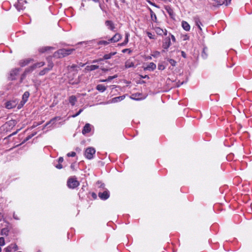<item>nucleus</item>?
<instances>
[{"mask_svg":"<svg viewBox=\"0 0 252 252\" xmlns=\"http://www.w3.org/2000/svg\"><path fill=\"white\" fill-rule=\"evenodd\" d=\"M75 51V49H61L54 53V57L57 58H62L68 56Z\"/></svg>","mask_w":252,"mask_h":252,"instance_id":"1","label":"nucleus"},{"mask_svg":"<svg viewBox=\"0 0 252 252\" xmlns=\"http://www.w3.org/2000/svg\"><path fill=\"white\" fill-rule=\"evenodd\" d=\"M45 65V63L43 62H41L39 63H37L33 64L32 65L30 66L29 67L26 68L25 70V73H28L32 71L34 69L37 67H40Z\"/></svg>","mask_w":252,"mask_h":252,"instance_id":"2","label":"nucleus"},{"mask_svg":"<svg viewBox=\"0 0 252 252\" xmlns=\"http://www.w3.org/2000/svg\"><path fill=\"white\" fill-rule=\"evenodd\" d=\"M67 184L68 188L74 189L79 185V183L76 179L70 178L68 180Z\"/></svg>","mask_w":252,"mask_h":252,"instance_id":"3","label":"nucleus"},{"mask_svg":"<svg viewBox=\"0 0 252 252\" xmlns=\"http://www.w3.org/2000/svg\"><path fill=\"white\" fill-rule=\"evenodd\" d=\"M95 153V150L94 148L92 147L88 148L85 151V155L87 158L90 159L93 158V155Z\"/></svg>","mask_w":252,"mask_h":252,"instance_id":"4","label":"nucleus"},{"mask_svg":"<svg viewBox=\"0 0 252 252\" xmlns=\"http://www.w3.org/2000/svg\"><path fill=\"white\" fill-rule=\"evenodd\" d=\"M98 197L102 200H106L109 197V192L107 189L103 192H99L98 194Z\"/></svg>","mask_w":252,"mask_h":252,"instance_id":"5","label":"nucleus"},{"mask_svg":"<svg viewBox=\"0 0 252 252\" xmlns=\"http://www.w3.org/2000/svg\"><path fill=\"white\" fill-rule=\"evenodd\" d=\"M171 45V40L169 37L165 38L162 41V47L165 49L168 48Z\"/></svg>","mask_w":252,"mask_h":252,"instance_id":"6","label":"nucleus"},{"mask_svg":"<svg viewBox=\"0 0 252 252\" xmlns=\"http://www.w3.org/2000/svg\"><path fill=\"white\" fill-rule=\"evenodd\" d=\"M18 249L17 245L16 244H12L6 248L4 249L5 252H11L12 250L14 251H16Z\"/></svg>","mask_w":252,"mask_h":252,"instance_id":"7","label":"nucleus"},{"mask_svg":"<svg viewBox=\"0 0 252 252\" xmlns=\"http://www.w3.org/2000/svg\"><path fill=\"white\" fill-rule=\"evenodd\" d=\"M215 2L214 4L218 5H221L224 4L225 5H228L231 2V0H214Z\"/></svg>","mask_w":252,"mask_h":252,"instance_id":"8","label":"nucleus"},{"mask_svg":"<svg viewBox=\"0 0 252 252\" xmlns=\"http://www.w3.org/2000/svg\"><path fill=\"white\" fill-rule=\"evenodd\" d=\"M193 20L195 22V25L198 27L200 32H202V28L201 27V26L202 25L199 17L198 16H196L193 17Z\"/></svg>","mask_w":252,"mask_h":252,"instance_id":"9","label":"nucleus"},{"mask_svg":"<svg viewBox=\"0 0 252 252\" xmlns=\"http://www.w3.org/2000/svg\"><path fill=\"white\" fill-rule=\"evenodd\" d=\"M20 69L15 68L11 70L10 74V79L11 80L15 79V76L17 75L19 72Z\"/></svg>","mask_w":252,"mask_h":252,"instance_id":"10","label":"nucleus"},{"mask_svg":"<svg viewBox=\"0 0 252 252\" xmlns=\"http://www.w3.org/2000/svg\"><path fill=\"white\" fill-rule=\"evenodd\" d=\"M155 30L156 33L160 35H161L163 34H164L165 35H166L167 34V31L166 30L164 31L163 29H161L159 27L155 28Z\"/></svg>","mask_w":252,"mask_h":252,"instance_id":"11","label":"nucleus"},{"mask_svg":"<svg viewBox=\"0 0 252 252\" xmlns=\"http://www.w3.org/2000/svg\"><path fill=\"white\" fill-rule=\"evenodd\" d=\"M121 38L122 35L120 33H117L109 39V41L116 42L119 41Z\"/></svg>","mask_w":252,"mask_h":252,"instance_id":"12","label":"nucleus"},{"mask_svg":"<svg viewBox=\"0 0 252 252\" xmlns=\"http://www.w3.org/2000/svg\"><path fill=\"white\" fill-rule=\"evenodd\" d=\"M24 3H26L27 1L26 0H18V3L16 5V7L18 10L23 9V7H25V6H24V5H23Z\"/></svg>","mask_w":252,"mask_h":252,"instance_id":"13","label":"nucleus"},{"mask_svg":"<svg viewBox=\"0 0 252 252\" xmlns=\"http://www.w3.org/2000/svg\"><path fill=\"white\" fill-rule=\"evenodd\" d=\"M30 95V93L28 92H25L22 96V100L21 103L23 105L28 100Z\"/></svg>","mask_w":252,"mask_h":252,"instance_id":"14","label":"nucleus"},{"mask_svg":"<svg viewBox=\"0 0 252 252\" xmlns=\"http://www.w3.org/2000/svg\"><path fill=\"white\" fill-rule=\"evenodd\" d=\"M91 125L90 124H86L84 126L82 132L83 134H85L87 133L90 132L91 131Z\"/></svg>","mask_w":252,"mask_h":252,"instance_id":"15","label":"nucleus"},{"mask_svg":"<svg viewBox=\"0 0 252 252\" xmlns=\"http://www.w3.org/2000/svg\"><path fill=\"white\" fill-rule=\"evenodd\" d=\"M125 98V95H122V96H120L115 97L113 98L111 100V103L118 102L122 101Z\"/></svg>","mask_w":252,"mask_h":252,"instance_id":"16","label":"nucleus"},{"mask_svg":"<svg viewBox=\"0 0 252 252\" xmlns=\"http://www.w3.org/2000/svg\"><path fill=\"white\" fill-rule=\"evenodd\" d=\"M105 25L108 27V28L111 31H114L115 27L113 23L111 21L107 20L105 22Z\"/></svg>","mask_w":252,"mask_h":252,"instance_id":"17","label":"nucleus"},{"mask_svg":"<svg viewBox=\"0 0 252 252\" xmlns=\"http://www.w3.org/2000/svg\"><path fill=\"white\" fill-rule=\"evenodd\" d=\"M165 9L167 11V12L169 14L171 18H173V17L174 16V13L173 12V10L172 8L169 5H167L165 6Z\"/></svg>","mask_w":252,"mask_h":252,"instance_id":"18","label":"nucleus"},{"mask_svg":"<svg viewBox=\"0 0 252 252\" xmlns=\"http://www.w3.org/2000/svg\"><path fill=\"white\" fill-rule=\"evenodd\" d=\"M32 61H33L32 59H28L26 60H21L19 64L21 66L23 67L26 65L27 64H29Z\"/></svg>","mask_w":252,"mask_h":252,"instance_id":"19","label":"nucleus"},{"mask_svg":"<svg viewBox=\"0 0 252 252\" xmlns=\"http://www.w3.org/2000/svg\"><path fill=\"white\" fill-rule=\"evenodd\" d=\"M156 68V65L154 63H150L145 68V69L148 70H154Z\"/></svg>","mask_w":252,"mask_h":252,"instance_id":"20","label":"nucleus"},{"mask_svg":"<svg viewBox=\"0 0 252 252\" xmlns=\"http://www.w3.org/2000/svg\"><path fill=\"white\" fill-rule=\"evenodd\" d=\"M182 26L183 28L186 31H189L190 30V26L186 21H182Z\"/></svg>","mask_w":252,"mask_h":252,"instance_id":"21","label":"nucleus"},{"mask_svg":"<svg viewBox=\"0 0 252 252\" xmlns=\"http://www.w3.org/2000/svg\"><path fill=\"white\" fill-rule=\"evenodd\" d=\"M16 103L14 102L7 101L5 103V107L7 109H11L15 107Z\"/></svg>","mask_w":252,"mask_h":252,"instance_id":"22","label":"nucleus"},{"mask_svg":"<svg viewBox=\"0 0 252 252\" xmlns=\"http://www.w3.org/2000/svg\"><path fill=\"white\" fill-rule=\"evenodd\" d=\"M54 49L53 47H50V46L42 47L39 48V52L41 53H43L47 52V51H48L49 50H51V49Z\"/></svg>","mask_w":252,"mask_h":252,"instance_id":"23","label":"nucleus"},{"mask_svg":"<svg viewBox=\"0 0 252 252\" xmlns=\"http://www.w3.org/2000/svg\"><path fill=\"white\" fill-rule=\"evenodd\" d=\"M76 101L77 98L75 95H71L69 97V102L71 104V105H74Z\"/></svg>","mask_w":252,"mask_h":252,"instance_id":"24","label":"nucleus"},{"mask_svg":"<svg viewBox=\"0 0 252 252\" xmlns=\"http://www.w3.org/2000/svg\"><path fill=\"white\" fill-rule=\"evenodd\" d=\"M99 66L97 65H91L87 66L86 69L88 71H92L98 69Z\"/></svg>","mask_w":252,"mask_h":252,"instance_id":"25","label":"nucleus"},{"mask_svg":"<svg viewBox=\"0 0 252 252\" xmlns=\"http://www.w3.org/2000/svg\"><path fill=\"white\" fill-rule=\"evenodd\" d=\"M96 89L100 92H103L106 90V88L103 85L99 84L97 85Z\"/></svg>","mask_w":252,"mask_h":252,"instance_id":"26","label":"nucleus"},{"mask_svg":"<svg viewBox=\"0 0 252 252\" xmlns=\"http://www.w3.org/2000/svg\"><path fill=\"white\" fill-rule=\"evenodd\" d=\"M150 11V15L152 20L156 22L157 20V18L156 14L152 11V10L151 8H149Z\"/></svg>","mask_w":252,"mask_h":252,"instance_id":"27","label":"nucleus"},{"mask_svg":"<svg viewBox=\"0 0 252 252\" xmlns=\"http://www.w3.org/2000/svg\"><path fill=\"white\" fill-rule=\"evenodd\" d=\"M60 119H61L60 117H55V118H53L52 119H51L49 122L47 123L45 125V126H47L48 125H49L50 124H55L56 120H60Z\"/></svg>","mask_w":252,"mask_h":252,"instance_id":"28","label":"nucleus"},{"mask_svg":"<svg viewBox=\"0 0 252 252\" xmlns=\"http://www.w3.org/2000/svg\"><path fill=\"white\" fill-rule=\"evenodd\" d=\"M116 54V52L110 53L109 54H106L103 56V59L108 60L110 59L113 55Z\"/></svg>","mask_w":252,"mask_h":252,"instance_id":"29","label":"nucleus"},{"mask_svg":"<svg viewBox=\"0 0 252 252\" xmlns=\"http://www.w3.org/2000/svg\"><path fill=\"white\" fill-rule=\"evenodd\" d=\"M9 230L7 228H2L1 230V234L2 235L7 236L8 234Z\"/></svg>","mask_w":252,"mask_h":252,"instance_id":"30","label":"nucleus"},{"mask_svg":"<svg viewBox=\"0 0 252 252\" xmlns=\"http://www.w3.org/2000/svg\"><path fill=\"white\" fill-rule=\"evenodd\" d=\"M140 95H141L140 94H137V93L133 94H132L131 97V98L135 99V100H139V99H141V98L139 97V96Z\"/></svg>","mask_w":252,"mask_h":252,"instance_id":"31","label":"nucleus"},{"mask_svg":"<svg viewBox=\"0 0 252 252\" xmlns=\"http://www.w3.org/2000/svg\"><path fill=\"white\" fill-rule=\"evenodd\" d=\"M167 61L172 66H175L176 65L177 62L174 60L168 58Z\"/></svg>","mask_w":252,"mask_h":252,"instance_id":"32","label":"nucleus"},{"mask_svg":"<svg viewBox=\"0 0 252 252\" xmlns=\"http://www.w3.org/2000/svg\"><path fill=\"white\" fill-rule=\"evenodd\" d=\"M125 66L126 68H129L134 66V63L129 61L126 62Z\"/></svg>","mask_w":252,"mask_h":252,"instance_id":"33","label":"nucleus"},{"mask_svg":"<svg viewBox=\"0 0 252 252\" xmlns=\"http://www.w3.org/2000/svg\"><path fill=\"white\" fill-rule=\"evenodd\" d=\"M49 69H48L46 67L44 68L43 70H41L39 73V75L40 76H42L45 75L46 73H47L48 72H49Z\"/></svg>","mask_w":252,"mask_h":252,"instance_id":"34","label":"nucleus"},{"mask_svg":"<svg viewBox=\"0 0 252 252\" xmlns=\"http://www.w3.org/2000/svg\"><path fill=\"white\" fill-rule=\"evenodd\" d=\"M111 41H109V39L108 41H105V40H101L98 42L97 44L98 45H106L108 44Z\"/></svg>","mask_w":252,"mask_h":252,"instance_id":"35","label":"nucleus"},{"mask_svg":"<svg viewBox=\"0 0 252 252\" xmlns=\"http://www.w3.org/2000/svg\"><path fill=\"white\" fill-rule=\"evenodd\" d=\"M128 36H129L128 33H126V38H125V40L124 42L122 43L121 44L122 46L125 45L127 43V42H128Z\"/></svg>","mask_w":252,"mask_h":252,"instance_id":"36","label":"nucleus"},{"mask_svg":"<svg viewBox=\"0 0 252 252\" xmlns=\"http://www.w3.org/2000/svg\"><path fill=\"white\" fill-rule=\"evenodd\" d=\"M206 50H207L206 48H204L203 50V51H202V57L204 58V59H206L207 57V53H206Z\"/></svg>","mask_w":252,"mask_h":252,"instance_id":"37","label":"nucleus"},{"mask_svg":"<svg viewBox=\"0 0 252 252\" xmlns=\"http://www.w3.org/2000/svg\"><path fill=\"white\" fill-rule=\"evenodd\" d=\"M54 66V64L52 62H49L48 65V67H46L48 69H49V71L51 70L53 67Z\"/></svg>","mask_w":252,"mask_h":252,"instance_id":"38","label":"nucleus"},{"mask_svg":"<svg viewBox=\"0 0 252 252\" xmlns=\"http://www.w3.org/2000/svg\"><path fill=\"white\" fill-rule=\"evenodd\" d=\"M117 77V75H114L113 76H109L107 79H105V81H107V82L110 81L113 79Z\"/></svg>","mask_w":252,"mask_h":252,"instance_id":"39","label":"nucleus"},{"mask_svg":"<svg viewBox=\"0 0 252 252\" xmlns=\"http://www.w3.org/2000/svg\"><path fill=\"white\" fill-rule=\"evenodd\" d=\"M5 244L4 239L3 237L0 238V245L3 246Z\"/></svg>","mask_w":252,"mask_h":252,"instance_id":"40","label":"nucleus"},{"mask_svg":"<svg viewBox=\"0 0 252 252\" xmlns=\"http://www.w3.org/2000/svg\"><path fill=\"white\" fill-rule=\"evenodd\" d=\"M75 155H76V153H75V152H71V153H68V154H67V156L68 157H75Z\"/></svg>","mask_w":252,"mask_h":252,"instance_id":"41","label":"nucleus"},{"mask_svg":"<svg viewBox=\"0 0 252 252\" xmlns=\"http://www.w3.org/2000/svg\"><path fill=\"white\" fill-rule=\"evenodd\" d=\"M83 111V109H81L79 110V111L76 113V114L72 115V117L73 118H75L76 117H77V116H78Z\"/></svg>","mask_w":252,"mask_h":252,"instance_id":"42","label":"nucleus"},{"mask_svg":"<svg viewBox=\"0 0 252 252\" xmlns=\"http://www.w3.org/2000/svg\"><path fill=\"white\" fill-rule=\"evenodd\" d=\"M165 68V66L163 64H158V69L159 70H163Z\"/></svg>","mask_w":252,"mask_h":252,"instance_id":"43","label":"nucleus"},{"mask_svg":"<svg viewBox=\"0 0 252 252\" xmlns=\"http://www.w3.org/2000/svg\"><path fill=\"white\" fill-rule=\"evenodd\" d=\"M34 134H31V135H29L28 137H26V138L24 140V142H26L28 140H29V139H30L32 136H34Z\"/></svg>","mask_w":252,"mask_h":252,"instance_id":"44","label":"nucleus"},{"mask_svg":"<svg viewBox=\"0 0 252 252\" xmlns=\"http://www.w3.org/2000/svg\"><path fill=\"white\" fill-rule=\"evenodd\" d=\"M147 35L148 36V37L150 38V39H154V36L153 35V34H152V33L150 32H147Z\"/></svg>","mask_w":252,"mask_h":252,"instance_id":"45","label":"nucleus"},{"mask_svg":"<svg viewBox=\"0 0 252 252\" xmlns=\"http://www.w3.org/2000/svg\"><path fill=\"white\" fill-rule=\"evenodd\" d=\"M160 55V52H158V51H156L155 53H154V54L153 55V56L154 57H158V56H159Z\"/></svg>","mask_w":252,"mask_h":252,"instance_id":"46","label":"nucleus"},{"mask_svg":"<svg viewBox=\"0 0 252 252\" xmlns=\"http://www.w3.org/2000/svg\"><path fill=\"white\" fill-rule=\"evenodd\" d=\"M56 168H57L58 169H62L63 168V166L60 163H59V164H57L56 166Z\"/></svg>","mask_w":252,"mask_h":252,"instance_id":"47","label":"nucleus"},{"mask_svg":"<svg viewBox=\"0 0 252 252\" xmlns=\"http://www.w3.org/2000/svg\"><path fill=\"white\" fill-rule=\"evenodd\" d=\"M183 83H184L183 82H180V81H179L177 83L176 87H180L182 84H183Z\"/></svg>","mask_w":252,"mask_h":252,"instance_id":"48","label":"nucleus"},{"mask_svg":"<svg viewBox=\"0 0 252 252\" xmlns=\"http://www.w3.org/2000/svg\"><path fill=\"white\" fill-rule=\"evenodd\" d=\"M63 161V157H60L59 159H58V162L59 163H62Z\"/></svg>","mask_w":252,"mask_h":252,"instance_id":"49","label":"nucleus"},{"mask_svg":"<svg viewBox=\"0 0 252 252\" xmlns=\"http://www.w3.org/2000/svg\"><path fill=\"white\" fill-rule=\"evenodd\" d=\"M181 55H182V56L184 58H186V54L185 53V52L184 51H182L181 52Z\"/></svg>","mask_w":252,"mask_h":252,"instance_id":"50","label":"nucleus"},{"mask_svg":"<svg viewBox=\"0 0 252 252\" xmlns=\"http://www.w3.org/2000/svg\"><path fill=\"white\" fill-rule=\"evenodd\" d=\"M27 74V73H25V72H24L23 74L22 75L21 78V82L22 81V80L25 78V77Z\"/></svg>","mask_w":252,"mask_h":252,"instance_id":"51","label":"nucleus"},{"mask_svg":"<svg viewBox=\"0 0 252 252\" xmlns=\"http://www.w3.org/2000/svg\"><path fill=\"white\" fill-rule=\"evenodd\" d=\"M171 39H172V41L174 42H175L176 39H175V36L171 34Z\"/></svg>","mask_w":252,"mask_h":252,"instance_id":"52","label":"nucleus"},{"mask_svg":"<svg viewBox=\"0 0 252 252\" xmlns=\"http://www.w3.org/2000/svg\"><path fill=\"white\" fill-rule=\"evenodd\" d=\"M91 41H88L87 42H80L79 44H89L90 42H91Z\"/></svg>","mask_w":252,"mask_h":252,"instance_id":"53","label":"nucleus"},{"mask_svg":"<svg viewBox=\"0 0 252 252\" xmlns=\"http://www.w3.org/2000/svg\"><path fill=\"white\" fill-rule=\"evenodd\" d=\"M92 196H93L94 198H96V194L95 193H92Z\"/></svg>","mask_w":252,"mask_h":252,"instance_id":"54","label":"nucleus"},{"mask_svg":"<svg viewBox=\"0 0 252 252\" xmlns=\"http://www.w3.org/2000/svg\"><path fill=\"white\" fill-rule=\"evenodd\" d=\"M127 51H129V52H130V51H129V50L128 49H124V50H123V53H125V52H127Z\"/></svg>","mask_w":252,"mask_h":252,"instance_id":"55","label":"nucleus"},{"mask_svg":"<svg viewBox=\"0 0 252 252\" xmlns=\"http://www.w3.org/2000/svg\"><path fill=\"white\" fill-rule=\"evenodd\" d=\"M2 218H3V216L2 215L1 213H0V221L1 220Z\"/></svg>","mask_w":252,"mask_h":252,"instance_id":"56","label":"nucleus"},{"mask_svg":"<svg viewBox=\"0 0 252 252\" xmlns=\"http://www.w3.org/2000/svg\"><path fill=\"white\" fill-rule=\"evenodd\" d=\"M103 60H104V59H103V58H100V59H98V60H98V62L102 61H103Z\"/></svg>","mask_w":252,"mask_h":252,"instance_id":"57","label":"nucleus"},{"mask_svg":"<svg viewBox=\"0 0 252 252\" xmlns=\"http://www.w3.org/2000/svg\"><path fill=\"white\" fill-rule=\"evenodd\" d=\"M97 62H98L97 60H95L93 61V63H97Z\"/></svg>","mask_w":252,"mask_h":252,"instance_id":"58","label":"nucleus"},{"mask_svg":"<svg viewBox=\"0 0 252 252\" xmlns=\"http://www.w3.org/2000/svg\"><path fill=\"white\" fill-rule=\"evenodd\" d=\"M10 123H11L12 124H15V121H14V120L11 121H10Z\"/></svg>","mask_w":252,"mask_h":252,"instance_id":"59","label":"nucleus"},{"mask_svg":"<svg viewBox=\"0 0 252 252\" xmlns=\"http://www.w3.org/2000/svg\"><path fill=\"white\" fill-rule=\"evenodd\" d=\"M101 69L105 72L108 71V69L105 68H102Z\"/></svg>","mask_w":252,"mask_h":252,"instance_id":"60","label":"nucleus"},{"mask_svg":"<svg viewBox=\"0 0 252 252\" xmlns=\"http://www.w3.org/2000/svg\"><path fill=\"white\" fill-rule=\"evenodd\" d=\"M143 78H148V76L147 75H145V76H142Z\"/></svg>","mask_w":252,"mask_h":252,"instance_id":"61","label":"nucleus"},{"mask_svg":"<svg viewBox=\"0 0 252 252\" xmlns=\"http://www.w3.org/2000/svg\"><path fill=\"white\" fill-rule=\"evenodd\" d=\"M17 131H16V132H13L11 135H14L16 134L17 133Z\"/></svg>","mask_w":252,"mask_h":252,"instance_id":"62","label":"nucleus"},{"mask_svg":"<svg viewBox=\"0 0 252 252\" xmlns=\"http://www.w3.org/2000/svg\"><path fill=\"white\" fill-rule=\"evenodd\" d=\"M93 1H94V2H98L99 1V0H93Z\"/></svg>","mask_w":252,"mask_h":252,"instance_id":"63","label":"nucleus"},{"mask_svg":"<svg viewBox=\"0 0 252 252\" xmlns=\"http://www.w3.org/2000/svg\"><path fill=\"white\" fill-rule=\"evenodd\" d=\"M101 187H102V188H104V185L103 184L101 185Z\"/></svg>","mask_w":252,"mask_h":252,"instance_id":"64","label":"nucleus"}]
</instances>
